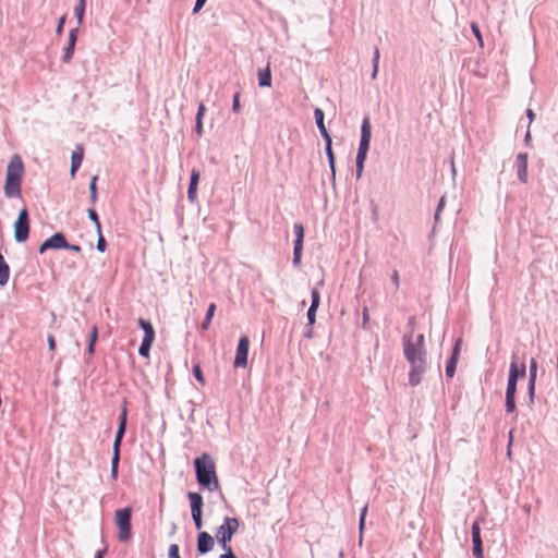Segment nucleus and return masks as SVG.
Instances as JSON below:
<instances>
[{
	"label": "nucleus",
	"instance_id": "obj_8",
	"mask_svg": "<svg viewBox=\"0 0 558 558\" xmlns=\"http://www.w3.org/2000/svg\"><path fill=\"white\" fill-rule=\"evenodd\" d=\"M403 354L405 355V349L411 345L415 356L426 359V351L424 347L425 337L423 333L417 335L416 340L412 341V330L403 335Z\"/></svg>",
	"mask_w": 558,
	"mask_h": 558
},
{
	"label": "nucleus",
	"instance_id": "obj_56",
	"mask_svg": "<svg viewBox=\"0 0 558 558\" xmlns=\"http://www.w3.org/2000/svg\"><path fill=\"white\" fill-rule=\"evenodd\" d=\"M223 554L219 556V558H238L236 555L233 553L232 547H227L226 549H222Z\"/></svg>",
	"mask_w": 558,
	"mask_h": 558
},
{
	"label": "nucleus",
	"instance_id": "obj_43",
	"mask_svg": "<svg viewBox=\"0 0 558 558\" xmlns=\"http://www.w3.org/2000/svg\"><path fill=\"white\" fill-rule=\"evenodd\" d=\"M471 29H472L475 38L477 39L480 46H483V37H482V34H481L478 25L476 23H472L471 24Z\"/></svg>",
	"mask_w": 558,
	"mask_h": 558
},
{
	"label": "nucleus",
	"instance_id": "obj_64",
	"mask_svg": "<svg viewBox=\"0 0 558 558\" xmlns=\"http://www.w3.org/2000/svg\"><path fill=\"white\" fill-rule=\"evenodd\" d=\"M536 376H529L527 389H535Z\"/></svg>",
	"mask_w": 558,
	"mask_h": 558
},
{
	"label": "nucleus",
	"instance_id": "obj_41",
	"mask_svg": "<svg viewBox=\"0 0 558 558\" xmlns=\"http://www.w3.org/2000/svg\"><path fill=\"white\" fill-rule=\"evenodd\" d=\"M240 96V92H236L232 98V111L234 113H239L241 111Z\"/></svg>",
	"mask_w": 558,
	"mask_h": 558
},
{
	"label": "nucleus",
	"instance_id": "obj_59",
	"mask_svg": "<svg viewBox=\"0 0 558 558\" xmlns=\"http://www.w3.org/2000/svg\"><path fill=\"white\" fill-rule=\"evenodd\" d=\"M367 154L361 153L357 150L356 157H355V163H364L366 160Z\"/></svg>",
	"mask_w": 558,
	"mask_h": 558
},
{
	"label": "nucleus",
	"instance_id": "obj_21",
	"mask_svg": "<svg viewBox=\"0 0 558 558\" xmlns=\"http://www.w3.org/2000/svg\"><path fill=\"white\" fill-rule=\"evenodd\" d=\"M258 86L270 87L271 86V71L269 64L266 68L258 70Z\"/></svg>",
	"mask_w": 558,
	"mask_h": 558
},
{
	"label": "nucleus",
	"instance_id": "obj_12",
	"mask_svg": "<svg viewBox=\"0 0 558 558\" xmlns=\"http://www.w3.org/2000/svg\"><path fill=\"white\" fill-rule=\"evenodd\" d=\"M372 138V125L369 122V118L365 117L361 124V137L359 143L357 150L361 153H368L369 144Z\"/></svg>",
	"mask_w": 558,
	"mask_h": 558
},
{
	"label": "nucleus",
	"instance_id": "obj_60",
	"mask_svg": "<svg viewBox=\"0 0 558 558\" xmlns=\"http://www.w3.org/2000/svg\"><path fill=\"white\" fill-rule=\"evenodd\" d=\"M64 250H68V251H72V252L80 253L82 248H81V246H80V245H76V244H70V243L66 241V246L64 247Z\"/></svg>",
	"mask_w": 558,
	"mask_h": 558
},
{
	"label": "nucleus",
	"instance_id": "obj_40",
	"mask_svg": "<svg viewBox=\"0 0 558 558\" xmlns=\"http://www.w3.org/2000/svg\"><path fill=\"white\" fill-rule=\"evenodd\" d=\"M75 17L77 20L78 26L83 24L84 14H85V8H82V5H76L74 9Z\"/></svg>",
	"mask_w": 558,
	"mask_h": 558
},
{
	"label": "nucleus",
	"instance_id": "obj_18",
	"mask_svg": "<svg viewBox=\"0 0 558 558\" xmlns=\"http://www.w3.org/2000/svg\"><path fill=\"white\" fill-rule=\"evenodd\" d=\"M187 498L190 501L191 515L195 517L196 513L201 514L204 507L203 496L197 492H189Z\"/></svg>",
	"mask_w": 558,
	"mask_h": 558
},
{
	"label": "nucleus",
	"instance_id": "obj_32",
	"mask_svg": "<svg viewBox=\"0 0 558 558\" xmlns=\"http://www.w3.org/2000/svg\"><path fill=\"white\" fill-rule=\"evenodd\" d=\"M97 243H96V248L98 252L100 253H105L107 247H108V244H107V241L101 232V230H97Z\"/></svg>",
	"mask_w": 558,
	"mask_h": 558
},
{
	"label": "nucleus",
	"instance_id": "obj_50",
	"mask_svg": "<svg viewBox=\"0 0 558 558\" xmlns=\"http://www.w3.org/2000/svg\"><path fill=\"white\" fill-rule=\"evenodd\" d=\"M97 181H98V175H93L89 181V184H88L89 193H98Z\"/></svg>",
	"mask_w": 558,
	"mask_h": 558
},
{
	"label": "nucleus",
	"instance_id": "obj_49",
	"mask_svg": "<svg viewBox=\"0 0 558 558\" xmlns=\"http://www.w3.org/2000/svg\"><path fill=\"white\" fill-rule=\"evenodd\" d=\"M390 279H391V282H392V284H393L395 289H396V290H398V289H399V287H400V279H399V272H398V270H396V269H393V270H392V274H391V276H390Z\"/></svg>",
	"mask_w": 558,
	"mask_h": 558
},
{
	"label": "nucleus",
	"instance_id": "obj_37",
	"mask_svg": "<svg viewBox=\"0 0 558 558\" xmlns=\"http://www.w3.org/2000/svg\"><path fill=\"white\" fill-rule=\"evenodd\" d=\"M192 372H193V376L195 377V379H196L199 384L204 385V384H205V377H204V373H203V371H202L201 365H199V364H195V365L193 366V371H192Z\"/></svg>",
	"mask_w": 558,
	"mask_h": 558
},
{
	"label": "nucleus",
	"instance_id": "obj_6",
	"mask_svg": "<svg viewBox=\"0 0 558 558\" xmlns=\"http://www.w3.org/2000/svg\"><path fill=\"white\" fill-rule=\"evenodd\" d=\"M14 239L17 243H24L29 236V213L26 207H23L17 215L13 225Z\"/></svg>",
	"mask_w": 558,
	"mask_h": 558
},
{
	"label": "nucleus",
	"instance_id": "obj_42",
	"mask_svg": "<svg viewBox=\"0 0 558 558\" xmlns=\"http://www.w3.org/2000/svg\"><path fill=\"white\" fill-rule=\"evenodd\" d=\"M169 558H181L180 557V548L177 544H171L168 549Z\"/></svg>",
	"mask_w": 558,
	"mask_h": 558
},
{
	"label": "nucleus",
	"instance_id": "obj_27",
	"mask_svg": "<svg viewBox=\"0 0 558 558\" xmlns=\"http://www.w3.org/2000/svg\"><path fill=\"white\" fill-rule=\"evenodd\" d=\"M505 409H506V412L507 413H514L517 411V405H515V393L513 392H507L506 391V396H505Z\"/></svg>",
	"mask_w": 558,
	"mask_h": 558
},
{
	"label": "nucleus",
	"instance_id": "obj_53",
	"mask_svg": "<svg viewBox=\"0 0 558 558\" xmlns=\"http://www.w3.org/2000/svg\"><path fill=\"white\" fill-rule=\"evenodd\" d=\"M78 33H80V26L77 25L76 27L72 28L70 32H69V38L68 40H71V41H77V37H78Z\"/></svg>",
	"mask_w": 558,
	"mask_h": 558
},
{
	"label": "nucleus",
	"instance_id": "obj_4",
	"mask_svg": "<svg viewBox=\"0 0 558 558\" xmlns=\"http://www.w3.org/2000/svg\"><path fill=\"white\" fill-rule=\"evenodd\" d=\"M132 512L133 509L131 507L117 509L114 511V523L119 530L118 539L120 542H128L132 537Z\"/></svg>",
	"mask_w": 558,
	"mask_h": 558
},
{
	"label": "nucleus",
	"instance_id": "obj_9",
	"mask_svg": "<svg viewBox=\"0 0 558 558\" xmlns=\"http://www.w3.org/2000/svg\"><path fill=\"white\" fill-rule=\"evenodd\" d=\"M65 246V235L62 232H56L39 245L38 253L44 254L49 250H64Z\"/></svg>",
	"mask_w": 558,
	"mask_h": 558
},
{
	"label": "nucleus",
	"instance_id": "obj_26",
	"mask_svg": "<svg viewBox=\"0 0 558 558\" xmlns=\"http://www.w3.org/2000/svg\"><path fill=\"white\" fill-rule=\"evenodd\" d=\"M216 304L215 303H210L207 307V311H206V314H205V317L201 324V328L203 330H207L211 324V320H213V317L215 315V312H216Z\"/></svg>",
	"mask_w": 558,
	"mask_h": 558
},
{
	"label": "nucleus",
	"instance_id": "obj_15",
	"mask_svg": "<svg viewBox=\"0 0 558 558\" xmlns=\"http://www.w3.org/2000/svg\"><path fill=\"white\" fill-rule=\"evenodd\" d=\"M324 142H325V154H326L327 161H328L330 172H331V175H330L331 184H332V186H335L336 185V157H335V154L332 150V138L331 137L324 138Z\"/></svg>",
	"mask_w": 558,
	"mask_h": 558
},
{
	"label": "nucleus",
	"instance_id": "obj_14",
	"mask_svg": "<svg viewBox=\"0 0 558 558\" xmlns=\"http://www.w3.org/2000/svg\"><path fill=\"white\" fill-rule=\"evenodd\" d=\"M527 153H519L515 159L517 178L521 183L527 182Z\"/></svg>",
	"mask_w": 558,
	"mask_h": 558
},
{
	"label": "nucleus",
	"instance_id": "obj_47",
	"mask_svg": "<svg viewBox=\"0 0 558 558\" xmlns=\"http://www.w3.org/2000/svg\"><path fill=\"white\" fill-rule=\"evenodd\" d=\"M529 376L537 377V362L534 357H532L530 361Z\"/></svg>",
	"mask_w": 558,
	"mask_h": 558
},
{
	"label": "nucleus",
	"instance_id": "obj_34",
	"mask_svg": "<svg viewBox=\"0 0 558 558\" xmlns=\"http://www.w3.org/2000/svg\"><path fill=\"white\" fill-rule=\"evenodd\" d=\"M366 514H367V505H365L361 509V512H360V518H359L360 542L362 541V534H363V531L365 527Z\"/></svg>",
	"mask_w": 558,
	"mask_h": 558
},
{
	"label": "nucleus",
	"instance_id": "obj_58",
	"mask_svg": "<svg viewBox=\"0 0 558 558\" xmlns=\"http://www.w3.org/2000/svg\"><path fill=\"white\" fill-rule=\"evenodd\" d=\"M194 130L198 136L203 135V120H195Z\"/></svg>",
	"mask_w": 558,
	"mask_h": 558
},
{
	"label": "nucleus",
	"instance_id": "obj_10",
	"mask_svg": "<svg viewBox=\"0 0 558 558\" xmlns=\"http://www.w3.org/2000/svg\"><path fill=\"white\" fill-rule=\"evenodd\" d=\"M248 350H250V339L247 336H242L239 339L235 357H234V362H233V366L235 368L247 366Z\"/></svg>",
	"mask_w": 558,
	"mask_h": 558
},
{
	"label": "nucleus",
	"instance_id": "obj_16",
	"mask_svg": "<svg viewBox=\"0 0 558 558\" xmlns=\"http://www.w3.org/2000/svg\"><path fill=\"white\" fill-rule=\"evenodd\" d=\"M294 242H293V256H302L303 242H304V227L300 222L293 225Z\"/></svg>",
	"mask_w": 558,
	"mask_h": 558
},
{
	"label": "nucleus",
	"instance_id": "obj_38",
	"mask_svg": "<svg viewBox=\"0 0 558 558\" xmlns=\"http://www.w3.org/2000/svg\"><path fill=\"white\" fill-rule=\"evenodd\" d=\"M319 304H320V293L317 289H312L310 307L318 308Z\"/></svg>",
	"mask_w": 558,
	"mask_h": 558
},
{
	"label": "nucleus",
	"instance_id": "obj_48",
	"mask_svg": "<svg viewBox=\"0 0 558 558\" xmlns=\"http://www.w3.org/2000/svg\"><path fill=\"white\" fill-rule=\"evenodd\" d=\"M379 58H380L379 49L376 47L374 49V56H373V60H372V64H373V68H375V72H378Z\"/></svg>",
	"mask_w": 558,
	"mask_h": 558
},
{
	"label": "nucleus",
	"instance_id": "obj_7",
	"mask_svg": "<svg viewBox=\"0 0 558 558\" xmlns=\"http://www.w3.org/2000/svg\"><path fill=\"white\" fill-rule=\"evenodd\" d=\"M526 376V365L525 362L522 361L520 364L517 362V357L513 356L509 366V374L507 380V392L517 393V385L518 380L524 378Z\"/></svg>",
	"mask_w": 558,
	"mask_h": 558
},
{
	"label": "nucleus",
	"instance_id": "obj_51",
	"mask_svg": "<svg viewBox=\"0 0 558 558\" xmlns=\"http://www.w3.org/2000/svg\"><path fill=\"white\" fill-rule=\"evenodd\" d=\"M371 211H372V220L374 222L378 221V206L374 201H371Z\"/></svg>",
	"mask_w": 558,
	"mask_h": 558
},
{
	"label": "nucleus",
	"instance_id": "obj_62",
	"mask_svg": "<svg viewBox=\"0 0 558 558\" xmlns=\"http://www.w3.org/2000/svg\"><path fill=\"white\" fill-rule=\"evenodd\" d=\"M48 347L50 351H53L56 349V339L52 335H48Z\"/></svg>",
	"mask_w": 558,
	"mask_h": 558
},
{
	"label": "nucleus",
	"instance_id": "obj_31",
	"mask_svg": "<svg viewBox=\"0 0 558 558\" xmlns=\"http://www.w3.org/2000/svg\"><path fill=\"white\" fill-rule=\"evenodd\" d=\"M119 463H120V454H118V456L112 454L110 475L113 481H116L118 478Z\"/></svg>",
	"mask_w": 558,
	"mask_h": 558
},
{
	"label": "nucleus",
	"instance_id": "obj_52",
	"mask_svg": "<svg viewBox=\"0 0 558 558\" xmlns=\"http://www.w3.org/2000/svg\"><path fill=\"white\" fill-rule=\"evenodd\" d=\"M65 20H66V16L65 15H62L59 21H58V24H57V27H56V34L57 35H61L63 33V27H64V24H65Z\"/></svg>",
	"mask_w": 558,
	"mask_h": 558
},
{
	"label": "nucleus",
	"instance_id": "obj_30",
	"mask_svg": "<svg viewBox=\"0 0 558 558\" xmlns=\"http://www.w3.org/2000/svg\"><path fill=\"white\" fill-rule=\"evenodd\" d=\"M128 401L126 399L123 400L122 402V405H121V412H120V415H119V424L118 426H122V428H126V423H128Z\"/></svg>",
	"mask_w": 558,
	"mask_h": 558
},
{
	"label": "nucleus",
	"instance_id": "obj_39",
	"mask_svg": "<svg viewBox=\"0 0 558 558\" xmlns=\"http://www.w3.org/2000/svg\"><path fill=\"white\" fill-rule=\"evenodd\" d=\"M316 307H308L306 317H307V327H312L316 323Z\"/></svg>",
	"mask_w": 558,
	"mask_h": 558
},
{
	"label": "nucleus",
	"instance_id": "obj_24",
	"mask_svg": "<svg viewBox=\"0 0 558 558\" xmlns=\"http://www.w3.org/2000/svg\"><path fill=\"white\" fill-rule=\"evenodd\" d=\"M137 324L140 328L144 331L143 338L155 339V329L149 320H146L141 317L137 320Z\"/></svg>",
	"mask_w": 558,
	"mask_h": 558
},
{
	"label": "nucleus",
	"instance_id": "obj_55",
	"mask_svg": "<svg viewBox=\"0 0 558 558\" xmlns=\"http://www.w3.org/2000/svg\"><path fill=\"white\" fill-rule=\"evenodd\" d=\"M206 2H207V0H195L194 7L192 10L193 14L198 13L204 8Z\"/></svg>",
	"mask_w": 558,
	"mask_h": 558
},
{
	"label": "nucleus",
	"instance_id": "obj_2",
	"mask_svg": "<svg viewBox=\"0 0 558 558\" xmlns=\"http://www.w3.org/2000/svg\"><path fill=\"white\" fill-rule=\"evenodd\" d=\"M24 175V163L20 155L15 154L7 166L4 195L9 198L21 196V184Z\"/></svg>",
	"mask_w": 558,
	"mask_h": 558
},
{
	"label": "nucleus",
	"instance_id": "obj_63",
	"mask_svg": "<svg viewBox=\"0 0 558 558\" xmlns=\"http://www.w3.org/2000/svg\"><path fill=\"white\" fill-rule=\"evenodd\" d=\"M302 264V256H293L292 265L294 268H300Z\"/></svg>",
	"mask_w": 558,
	"mask_h": 558
},
{
	"label": "nucleus",
	"instance_id": "obj_11",
	"mask_svg": "<svg viewBox=\"0 0 558 558\" xmlns=\"http://www.w3.org/2000/svg\"><path fill=\"white\" fill-rule=\"evenodd\" d=\"M462 338H457L451 351L450 357L446 362L445 373L448 378H452L456 374L458 360L461 353Z\"/></svg>",
	"mask_w": 558,
	"mask_h": 558
},
{
	"label": "nucleus",
	"instance_id": "obj_5",
	"mask_svg": "<svg viewBox=\"0 0 558 558\" xmlns=\"http://www.w3.org/2000/svg\"><path fill=\"white\" fill-rule=\"evenodd\" d=\"M239 526L240 520L238 518L226 517L222 524L217 527L215 537L222 549L231 547L229 543L236 533Z\"/></svg>",
	"mask_w": 558,
	"mask_h": 558
},
{
	"label": "nucleus",
	"instance_id": "obj_61",
	"mask_svg": "<svg viewBox=\"0 0 558 558\" xmlns=\"http://www.w3.org/2000/svg\"><path fill=\"white\" fill-rule=\"evenodd\" d=\"M364 163H355V177L359 180L362 177Z\"/></svg>",
	"mask_w": 558,
	"mask_h": 558
},
{
	"label": "nucleus",
	"instance_id": "obj_57",
	"mask_svg": "<svg viewBox=\"0 0 558 558\" xmlns=\"http://www.w3.org/2000/svg\"><path fill=\"white\" fill-rule=\"evenodd\" d=\"M529 407L532 408L535 403V389H527Z\"/></svg>",
	"mask_w": 558,
	"mask_h": 558
},
{
	"label": "nucleus",
	"instance_id": "obj_25",
	"mask_svg": "<svg viewBox=\"0 0 558 558\" xmlns=\"http://www.w3.org/2000/svg\"><path fill=\"white\" fill-rule=\"evenodd\" d=\"M126 428H122V426H118V429L116 432L114 441L112 446V454H120L121 444L122 439L125 435Z\"/></svg>",
	"mask_w": 558,
	"mask_h": 558
},
{
	"label": "nucleus",
	"instance_id": "obj_54",
	"mask_svg": "<svg viewBox=\"0 0 558 558\" xmlns=\"http://www.w3.org/2000/svg\"><path fill=\"white\" fill-rule=\"evenodd\" d=\"M205 112H206V107L203 102H199L198 104V108H197V112H196V117H195V120H203L204 116H205Z\"/></svg>",
	"mask_w": 558,
	"mask_h": 558
},
{
	"label": "nucleus",
	"instance_id": "obj_29",
	"mask_svg": "<svg viewBox=\"0 0 558 558\" xmlns=\"http://www.w3.org/2000/svg\"><path fill=\"white\" fill-rule=\"evenodd\" d=\"M75 45H76L75 41L68 40V45L64 47L63 56H62V61L64 63H69L72 60L74 51H75Z\"/></svg>",
	"mask_w": 558,
	"mask_h": 558
},
{
	"label": "nucleus",
	"instance_id": "obj_45",
	"mask_svg": "<svg viewBox=\"0 0 558 558\" xmlns=\"http://www.w3.org/2000/svg\"><path fill=\"white\" fill-rule=\"evenodd\" d=\"M186 404L189 405L190 410H189V421L191 423H195V418H194V412H195V407H196V403L193 401V400H189L186 402Z\"/></svg>",
	"mask_w": 558,
	"mask_h": 558
},
{
	"label": "nucleus",
	"instance_id": "obj_20",
	"mask_svg": "<svg viewBox=\"0 0 558 558\" xmlns=\"http://www.w3.org/2000/svg\"><path fill=\"white\" fill-rule=\"evenodd\" d=\"M83 161V148L80 146L71 155L70 175L74 178Z\"/></svg>",
	"mask_w": 558,
	"mask_h": 558
},
{
	"label": "nucleus",
	"instance_id": "obj_28",
	"mask_svg": "<svg viewBox=\"0 0 558 558\" xmlns=\"http://www.w3.org/2000/svg\"><path fill=\"white\" fill-rule=\"evenodd\" d=\"M155 339L143 338L138 348V354L143 357H149V352Z\"/></svg>",
	"mask_w": 558,
	"mask_h": 558
},
{
	"label": "nucleus",
	"instance_id": "obj_3",
	"mask_svg": "<svg viewBox=\"0 0 558 558\" xmlns=\"http://www.w3.org/2000/svg\"><path fill=\"white\" fill-rule=\"evenodd\" d=\"M405 359L410 363L409 384L411 387H416L421 384L422 376L427 371L426 359L415 356L411 345L405 349Z\"/></svg>",
	"mask_w": 558,
	"mask_h": 558
},
{
	"label": "nucleus",
	"instance_id": "obj_35",
	"mask_svg": "<svg viewBox=\"0 0 558 558\" xmlns=\"http://www.w3.org/2000/svg\"><path fill=\"white\" fill-rule=\"evenodd\" d=\"M87 215H88V218L95 223L96 231L101 230V223H100L99 216H98L97 211L94 208H88Z\"/></svg>",
	"mask_w": 558,
	"mask_h": 558
},
{
	"label": "nucleus",
	"instance_id": "obj_17",
	"mask_svg": "<svg viewBox=\"0 0 558 558\" xmlns=\"http://www.w3.org/2000/svg\"><path fill=\"white\" fill-rule=\"evenodd\" d=\"M201 172L197 169H192L190 182L187 187V199L190 203H195L197 198V186L199 183Z\"/></svg>",
	"mask_w": 558,
	"mask_h": 558
},
{
	"label": "nucleus",
	"instance_id": "obj_33",
	"mask_svg": "<svg viewBox=\"0 0 558 558\" xmlns=\"http://www.w3.org/2000/svg\"><path fill=\"white\" fill-rule=\"evenodd\" d=\"M472 542L482 541L480 520H475L471 526Z\"/></svg>",
	"mask_w": 558,
	"mask_h": 558
},
{
	"label": "nucleus",
	"instance_id": "obj_22",
	"mask_svg": "<svg viewBox=\"0 0 558 558\" xmlns=\"http://www.w3.org/2000/svg\"><path fill=\"white\" fill-rule=\"evenodd\" d=\"M10 277V267L5 262L3 255L0 253V287H4Z\"/></svg>",
	"mask_w": 558,
	"mask_h": 558
},
{
	"label": "nucleus",
	"instance_id": "obj_46",
	"mask_svg": "<svg viewBox=\"0 0 558 558\" xmlns=\"http://www.w3.org/2000/svg\"><path fill=\"white\" fill-rule=\"evenodd\" d=\"M192 519H193L195 529L201 532V530L203 527V512L201 514L196 513L195 517H192Z\"/></svg>",
	"mask_w": 558,
	"mask_h": 558
},
{
	"label": "nucleus",
	"instance_id": "obj_36",
	"mask_svg": "<svg viewBox=\"0 0 558 558\" xmlns=\"http://www.w3.org/2000/svg\"><path fill=\"white\" fill-rule=\"evenodd\" d=\"M473 543V547H472V554L475 558H483L484 557V554H483V542L482 541H475V542H472Z\"/></svg>",
	"mask_w": 558,
	"mask_h": 558
},
{
	"label": "nucleus",
	"instance_id": "obj_19",
	"mask_svg": "<svg viewBox=\"0 0 558 558\" xmlns=\"http://www.w3.org/2000/svg\"><path fill=\"white\" fill-rule=\"evenodd\" d=\"M314 118H315V123L317 125V129L323 137L324 138H327V137H331L330 133L328 132L326 125H325V113L323 111V109L320 108H315L314 109Z\"/></svg>",
	"mask_w": 558,
	"mask_h": 558
},
{
	"label": "nucleus",
	"instance_id": "obj_23",
	"mask_svg": "<svg viewBox=\"0 0 558 558\" xmlns=\"http://www.w3.org/2000/svg\"><path fill=\"white\" fill-rule=\"evenodd\" d=\"M97 339H98V328L96 325H93L92 329H90L89 337H88L87 348H86V353L90 356L94 355V353H95V345H96Z\"/></svg>",
	"mask_w": 558,
	"mask_h": 558
},
{
	"label": "nucleus",
	"instance_id": "obj_1",
	"mask_svg": "<svg viewBox=\"0 0 558 558\" xmlns=\"http://www.w3.org/2000/svg\"><path fill=\"white\" fill-rule=\"evenodd\" d=\"M195 478L201 488L208 492L220 489L214 458L209 453H202L193 461Z\"/></svg>",
	"mask_w": 558,
	"mask_h": 558
},
{
	"label": "nucleus",
	"instance_id": "obj_13",
	"mask_svg": "<svg viewBox=\"0 0 558 558\" xmlns=\"http://www.w3.org/2000/svg\"><path fill=\"white\" fill-rule=\"evenodd\" d=\"M214 545L215 539L208 532H198L196 541V550L199 555H205L209 553L214 548Z\"/></svg>",
	"mask_w": 558,
	"mask_h": 558
},
{
	"label": "nucleus",
	"instance_id": "obj_44",
	"mask_svg": "<svg viewBox=\"0 0 558 558\" xmlns=\"http://www.w3.org/2000/svg\"><path fill=\"white\" fill-rule=\"evenodd\" d=\"M362 317H363V320H362V328L364 330H368V322H369V314H368V308L367 307H364L363 311H362Z\"/></svg>",
	"mask_w": 558,
	"mask_h": 558
}]
</instances>
